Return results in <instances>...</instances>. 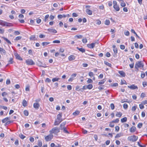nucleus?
<instances>
[{
  "instance_id": "obj_4",
  "label": "nucleus",
  "mask_w": 147,
  "mask_h": 147,
  "mask_svg": "<svg viewBox=\"0 0 147 147\" xmlns=\"http://www.w3.org/2000/svg\"><path fill=\"white\" fill-rule=\"evenodd\" d=\"M113 7L114 9L117 11H119L120 8L119 5L117 4V1H113Z\"/></svg>"
},
{
  "instance_id": "obj_6",
  "label": "nucleus",
  "mask_w": 147,
  "mask_h": 147,
  "mask_svg": "<svg viewBox=\"0 0 147 147\" xmlns=\"http://www.w3.org/2000/svg\"><path fill=\"white\" fill-rule=\"evenodd\" d=\"M53 135L51 134L48 135L45 137V140L47 142H48L51 141L53 138Z\"/></svg>"
},
{
  "instance_id": "obj_32",
  "label": "nucleus",
  "mask_w": 147,
  "mask_h": 147,
  "mask_svg": "<svg viewBox=\"0 0 147 147\" xmlns=\"http://www.w3.org/2000/svg\"><path fill=\"white\" fill-rule=\"evenodd\" d=\"M50 43L49 42H43L42 43V44L43 46L45 47L49 44Z\"/></svg>"
},
{
  "instance_id": "obj_29",
  "label": "nucleus",
  "mask_w": 147,
  "mask_h": 147,
  "mask_svg": "<svg viewBox=\"0 0 147 147\" xmlns=\"http://www.w3.org/2000/svg\"><path fill=\"white\" fill-rule=\"evenodd\" d=\"M36 38V36L34 35H31L30 37V39L31 40H35Z\"/></svg>"
},
{
  "instance_id": "obj_19",
  "label": "nucleus",
  "mask_w": 147,
  "mask_h": 147,
  "mask_svg": "<svg viewBox=\"0 0 147 147\" xmlns=\"http://www.w3.org/2000/svg\"><path fill=\"white\" fill-rule=\"evenodd\" d=\"M118 73L123 77H124L125 76V73L123 71H119Z\"/></svg>"
},
{
  "instance_id": "obj_27",
  "label": "nucleus",
  "mask_w": 147,
  "mask_h": 147,
  "mask_svg": "<svg viewBox=\"0 0 147 147\" xmlns=\"http://www.w3.org/2000/svg\"><path fill=\"white\" fill-rule=\"evenodd\" d=\"M114 123L112 121L109 123V126L111 127H113L115 126Z\"/></svg>"
},
{
  "instance_id": "obj_35",
  "label": "nucleus",
  "mask_w": 147,
  "mask_h": 147,
  "mask_svg": "<svg viewBox=\"0 0 147 147\" xmlns=\"http://www.w3.org/2000/svg\"><path fill=\"white\" fill-rule=\"evenodd\" d=\"M38 142V145L39 147H41L42 146V143L41 140H39Z\"/></svg>"
},
{
  "instance_id": "obj_14",
  "label": "nucleus",
  "mask_w": 147,
  "mask_h": 147,
  "mask_svg": "<svg viewBox=\"0 0 147 147\" xmlns=\"http://www.w3.org/2000/svg\"><path fill=\"white\" fill-rule=\"evenodd\" d=\"M96 43H92L91 44H87V46L90 49H93L95 47Z\"/></svg>"
},
{
  "instance_id": "obj_28",
  "label": "nucleus",
  "mask_w": 147,
  "mask_h": 147,
  "mask_svg": "<svg viewBox=\"0 0 147 147\" xmlns=\"http://www.w3.org/2000/svg\"><path fill=\"white\" fill-rule=\"evenodd\" d=\"M77 49H78L82 53H83L85 52V49L83 48H79L78 47L77 48Z\"/></svg>"
},
{
  "instance_id": "obj_46",
  "label": "nucleus",
  "mask_w": 147,
  "mask_h": 147,
  "mask_svg": "<svg viewBox=\"0 0 147 147\" xmlns=\"http://www.w3.org/2000/svg\"><path fill=\"white\" fill-rule=\"evenodd\" d=\"M53 43L59 44L60 43V41L59 40H55L53 41Z\"/></svg>"
},
{
  "instance_id": "obj_57",
  "label": "nucleus",
  "mask_w": 147,
  "mask_h": 147,
  "mask_svg": "<svg viewBox=\"0 0 147 147\" xmlns=\"http://www.w3.org/2000/svg\"><path fill=\"white\" fill-rule=\"evenodd\" d=\"M118 86V84L117 83H115L111 85L112 87H116Z\"/></svg>"
},
{
  "instance_id": "obj_1",
  "label": "nucleus",
  "mask_w": 147,
  "mask_h": 147,
  "mask_svg": "<svg viewBox=\"0 0 147 147\" xmlns=\"http://www.w3.org/2000/svg\"><path fill=\"white\" fill-rule=\"evenodd\" d=\"M144 64L142 61H138L135 65V68L138 71L139 68H143Z\"/></svg>"
},
{
  "instance_id": "obj_30",
  "label": "nucleus",
  "mask_w": 147,
  "mask_h": 147,
  "mask_svg": "<svg viewBox=\"0 0 147 147\" xmlns=\"http://www.w3.org/2000/svg\"><path fill=\"white\" fill-rule=\"evenodd\" d=\"M127 118L126 117H124L121 119V122L123 123L126 122L127 121Z\"/></svg>"
},
{
  "instance_id": "obj_52",
  "label": "nucleus",
  "mask_w": 147,
  "mask_h": 147,
  "mask_svg": "<svg viewBox=\"0 0 147 147\" xmlns=\"http://www.w3.org/2000/svg\"><path fill=\"white\" fill-rule=\"evenodd\" d=\"M119 127L118 126H116L115 127V131L118 132L119 130Z\"/></svg>"
},
{
  "instance_id": "obj_11",
  "label": "nucleus",
  "mask_w": 147,
  "mask_h": 147,
  "mask_svg": "<svg viewBox=\"0 0 147 147\" xmlns=\"http://www.w3.org/2000/svg\"><path fill=\"white\" fill-rule=\"evenodd\" d=\"M9 120V118L8 117H6L4 119H3L2 120V122L3 123H4L6 122V124H9L10 123V121H7Z\"/></svg>"
},
{
  "instance_id": "obj_24",
  "label": "nucleus",
  "mask_w": 147,
  "mask_h": 147,
  "mask_svg": "<svg viewBox=\"0 0 147 147\" xmlns=\"http://www.w3.org/2000/svg\"><path fill=\"white\" fill-rule=\"evenodd\" d=\"M62 114L61 113H59L57 115V120H62L61 119Z\"/></svg>"
},
{
  "instance_id": "obj_59",
  "label": "nucleus",
  "mask_w": 147,
  "mask_h": 147,
  "mask_svg": "<svg viewBox=\"0 0 147 147\" xmlns=\"http://www.w3.org/2000/svg\"><path fill=\"white\" fill-rule=\"evenodd\" d=\"M137 109V106H134L132 108L131 110L132 111H135Z\"/></svg>"
},
{
  "instance_id": "obj_50",
  "label": "nucleus",
  "mask_w": 147,
  "mask_h": 147,
  "mask_svg": "<svg viewBox=\"0 0 147 147\" xmlns=\"http://www.w3.org/2000/svg\"><path fill=\"white\" fill-rule=\"evenodd\" d=\"M19 137L20 138L22 139H24L25 138H26V136H24V135L22 134H21L19 135Z\"/></svg>"
},
{
  "instance_id": "obj_25",
  "label": "nucleus",
  "mask_w": 147,
  "mask_h": 147,
  "mask_svg": "<svg viewBox=\"0 0 147 147\" xmlns=\"http://www.w3.org/2000/svg\"><path fill=\"white\" fill-rule=\"evenodd\" d=\"M122 113L120 112H117L115 115L116 116L118 117H121L122 116Z\"/></svg>"
},
{
  "instance_id": "obj_3",
  "label": "nucleus",
  "mask_w": 147,
  "mask_h": 147,
  "mask_svg": "<svg viewBox=\"0 0 147 147\" xmlns=\"http://www.w3.org/2000/svg\"><path fill=\"white\" fill-rule=\"evenodd\" d=\"M60 131L59 129L57 127H54L52 128L49 131L51 134H57Z\"/></svg>"
},
{
  "instance_id": "obj_10",
  "label": "nucleus",
  "mask_w": 147,
  "mask_h": 147,
  "mask_svg": "<svg viewBox=\"0 0 147 147\" xmlns=\"http://www.w3.org/2000/svg\"><path fill=\"white\" fill-rule=\"evenodd\" d=\"M128 87L131 90L138 89V88L136 85L134 84H132L130 86H128Z\"/></svg>"
},
{
  "instance_id": "obj_33",
  "label": "nucleus",
  "mask_w": 147,
  "mask_h": 147,
  "mask_svg": "<svg viewBox=\"0 0 147 147\" xmlns=\"http://www.w3.org/2000/svg\"><path fill=\"white\" fill-rule=\"evenodd\" d=\"M22 37L21 36H18L16 37L14 39L15 41H17L18 40H20L22 38Z\"/></svg>"
},
{
  "instance_id": "obj_63",
  "label": "nucleus",
  "mask_w": 147,
  "mask_h": 147,
  "mask_svg": "<svg viewBox=\"0 0 147 147\" xmlns=\"http://www.w3.org/2000/svg\"><path fill=\"white\" fill-rule=\"evenodd\" d=\"M7 93L5 92H3L2 93L1 95L3 97L4 96H5L7 95Z\"/></svg>"
},
{
  "instance_id": "obj_45",
  "label": "nucleus",
  "mask_w": 147,
  "mask_h": 147,
  "mask_svg": "<svg viewBox=\"0 0 147 147\" xmlns=\"http://www.w3.org/2000/svg\"><path fill=\"white\" fill-rule=\"evenodd\" d=\"M59 78H53L52 79V81L53 82H55L58 81L59 80Z\"/></svg>"
},
{
  "instance_id": "obj_7",
  "label": "nucleus",
  "mask_w": 147,
  "mask_h": 147,
  "mask_svg": "<svg viewBox=\"0 0 147 147\" xmlns=\"http://www.w3.org/2000/svg\"><path fill=\"white\" fill-rule=\"evenodd\" d=\"M26 62L27 64L28 65H33L35 64L32 60L31 59H28L26 60Z\"/></svg>"
},
{
  "instance_id": "obj_49",
  "label": "nucleus",
  "mask_w": 147,
  "mask_h": 147,
  "mask_svg": "<svg viewBox=\"0 0 147 147\" xmlns=\"http://www.w3.org/2000/svg\"><path fill=\"white\" fill-rule=\"evenodd\" d=\"M74 37L78 38H82V36L80 35H76Z\"/></svg>"
},
{
  "instance_id": "obj_48",
  "label": "nucleus",
  "mask_w": 147,
  "mask_h": 147,
  "mask_svg": "<svg viewBox=\"0 0 147 147\" xmlns=\"http://www.w3.org/2000/svg\"><path fill=\"white\" fill-rule=\"evenodd\" d=\"M110 24V22L109 20H106L105 21V24L106 25H108Z\"/></svg>"
},
{
  "instance_id": "obj_2",
  "label": "nucleus",
  "mask_w": 147,
  "mask_h": 147,
  "mask_svg": "<svg viewBox=\"0 0 147 147\" xmlns=\"http://www.w3.org/2000/svg\"><path fill=\"white\" fill-rule=\"evenodd\" d=\"M138 139V137L135 135L131 136H129L127 138L128 141L131 142H135Z\"/></svg>"
},
{
  "instance_id": "obj_51",
  "label": "nucleus",
  "mask_w": 147,
  "mask_h": 147,
  "mask_svg": "<svg viewBox=\"0 0 147 147\" xmlns=\"http://www.w3.org/2000/svg\"><path fill=\"white\" fill-rule=\"evenodd\" d=\"M119 119L118 118H117L115 120H113L112 121L114 123H118L119 121Z\"/></svg>"
},
{
  "instance_id": "obj_38",
  "label": "nucleus",
  "mask_w": 147,
  "mask_h": 147,
  "mask_svg": "<svg viewBox=\"0 0 147 147\" xmlns=\"http://www.w3.org/2000/svg\"><path fill=\"white\" fill-rule=\"evenodd\" d=\"M49 17V14H47L45 16L44 20L45 22H47Z\"/></svg>"
},
{
  "instance_id": "obj_8",
  "label": "nucleus",
  "mask_w": 147,
  "mask_h": 147,
  "mask_svg": "<svg viewBox=\"0 0 147 147\" xmlns=\"http://www.w3.org/2000/svg\"><path fill=\"white\" fill-rule=\"evenodd\" d=\"M65 125V124L64 123H62L60 125V127L61 128V129H62L63 127V131L64 132H65V133H66V134H69V132L67 131V129L65 127H64V126Z\"/></svg>"
},
{
  "instance_id": "obj_60",
  "label": "nucleus",
  "mask_w": 147,
  "mask_h": 147,
  "mask_svg": "<svg viewBox=\"0 0 147 147\" xmlns=\"http://www.w3.org/2000/svg\"><path fill=\"white\" fill-rule=\"evenodd\" d=\"M141 103H142L144 105H146L147 104V100H145L143 101Z\"/></svg>"
},
{
  "instance_id": "obj_16",
  "label": "nucleus",
  "mask_w": 147,
  "mask_h": 147,
  "mask_svg": "<svg viewBox=\"0 0 147 147\" xmlns=\"http://www.w3.org/2000/svg\"><path fill=\"white\" fill-rule=\"evenodd\" d=\"M33 107L36 109H37L40 107V105L38 102L34 103L33 104Z\"/></svg>"
},
{
  "instance_id": "obj_43",
  "label": "nucleus",
  "mask_w": 147,
  "mask_h": 147,
  "mask_svg": "<svg viewBox=\"0 0 147 147\" xmlns=\"http://www.w3.org/2000/svg\"><path fill=\"white\" fill-rule=\"evenodd\" d=\"M88 75L90 77H92L94 76V74L93 72L90 71L89 72Z\"/></svg>"
},
{
  "instance_id": "obj_31",
  "label": "nucleus",
  "mask_w": 147,
  "mask_h": 147,
  "mask_svg": "<svg viewBox=\"0 0 147 147\" xmlns=\"http://www.w3.org/2000/svg\"><path fill=\"white\" fill-rule=\"evenodd\" d=\"M104 63L107 66L109 67H111V64L109 63L108 62L106 61H104Z\"/></svg>"
},
{
  "instance_id": "obj_22",
  "label": "nucleus",
  "mask_w": 147,
  "mask_h": 147,
  "mask_svg": "<svg viewBox=\"0 0 147 147\" xmlns=\"http://www.w3.org/2000/svg\"><path fill=\"white\" fill-rule=\"evenodd\" d=\"M62 121V120H57V119L54 122V125H59Z\"/></svg>"
},
{
  "instance_id": "obj_44",
  "label": "nucleus",
  "mask_w": 147,
  "mask_h": 147,
  "mask_svg": "<svg viewBox=\"0 0 147 147\" xmlns=\"http://www.w3.org/2000/svg\"><path fill=\"white\" fill-rule=\"evenodd\" d=\"M139 107L140 109H142L144 108V105L142 103L141 104L139 105Z\"/></svg>"
},
{
  "instance_id": "obj_26",
  "label": "nucleus",
  "mask_w": 147,
  "mask_h": 147,
  "mask_svg": "<svg viewBox=\"0 0 147 147\" xmlns=\"http://www.w3.org/2000/svg\"><path fill=\"white\" fill-rule=\"evenodd\" d=\"M22 105L24 107H26L27 106V101L25 99H24L22 101Z\"/></svg>"
},
{
  "instance_id": "obj_18",
  "label": "nucleus",
  "mask_w": 147,
  "mask_h": 147,
  "mask_svg": "<svg viewBox=\"0 0 147 147\" xmlns=\"http://www.w3.org/2000/svg\"><path fill=\"white\" fill-rule=\"evenodd\" d=\"M86 12L87 14L89 15H92V11L89 9H86Z\"/></svg>"
},
{
  "instance_id": "obj_56",
  "label": "nucleus",
  "mask_w": 147,
  "mask_h": 147,
  "mask_svg": "<svg viewBox=\"0 0 147 147\" xmlns=\"http://www.w3.org/2000/svg\"><path fill=\"white\" fill-rule=\"evenodd\" d=\"M41 22V20L38 18L36 19V22L38 23V24H39Z\"/></svg>"
},
{
  "instance_id": "obj_20",
  "label": "nucleus",
  "mask_w": 147,
  "mask_h": 147,
  "mask_svg": "<svg viewBox=\"0 0 147 147\" xmlns=\"http://www.w3.org/2000/svg\"><path fill=\"white\" fill-rule=\"evenodd\" d=\"M113 48L114 53L115 54H117V53L118 50L117 48H116V46L115 45H113Z\"/></svg>"
},
{
  "instance_id": "obj_54",
  "label": "nucleus",
  "mask_w": 147,
  "mask_h": 147,
  "mask_svg": "<svg viewBox=\"0 0 147 147\" xmlns=\"http://www.w3.org/2000/svg\"><path fill=\"white\" fill-rule=\"evenodd\" d=\"M110 107L112 110H113L115 108V106L113 103H111L110 104Z\"/></svg>"
},
{
  "instance_id": "obj_41",
  "label": "nucleus",
  "mask_w": 147,
  "mask_h": 147,
  "mask_svg": "<svg viewBox=\"0 0 147 147\" xmlns=\"http://www.w3.org/2000/svg\"><path fill=\"white\" fill-rule=\"evenodd\" d=\"M123 84H127L126 81L124 80H121V84L122 85Z\"/></svg>"
},
{
  "instance_id": "obj_55",
  "label": "nucleus",
  "mask_w": 147,
  "mask_h": 147,
  "mask_svg": "<svg viewBox=\"0 0 147 147\" xmlns=\"http://www.w3.org/2000/svg\"><path fill=\"white\" fill-rule=\"evenodd\" d=\"M51 80L49 78H47L45 80V82H47L48 83H50L51 82Z\"/></svg>"
},
{
  "instance_id": "obj_53",
  "label": "nucleus",
  "mask_w": 147,
  "mask_h": 147,
  "mask_svg": "<svg viewBox=\"0 0 147 147\" xmlns=\"http://www.w3.org/2000/svg\"><path fill=\"white\" fill-rule=\"evenodd\" d=\"M123 108L125 109H126L128 108V105L126 103H124L123 106Z\"/></svg>"
},
{
  "instance_id": "obj_47",
  "label": "nucleus",
  "mask_w": 147,
  "mask_h": 147,
  "mask_svg": "<svg viewBox=\"0 0 147 147\" xmlns=\"http://www.w3.org/2000/svg\"><path fill=\"white\" fill-rule=\"evenodd\" d=\"M24 113L26 116H27L28 115V111L26 110H25L24 111Z\"/></svg>"
},
{
  "instance_id": "obj_12",
  "label": "nucleus",
  "mask_w": 147,
  "mask_h": 147,
  "mask_svg": "<svg viewBox=\"0 0 147 147\" xmlns=\"http://www.w3.org/2000/svg\"><path fill=\"white\" fill-rule=\"evenodd\" d=\"M76 59V56L74 55H71L68 57V59L69 61H72L75 60Z\"/></svg>"
},
{
  "instance_id": "obj_21",
  "label": "nucleus",
  "mask_w": 147,
  "mask_h": 147,
  "mask_svg": "<svg viewBox=\"0 0 147 147\" xmlns=\"http://www.w3.org/2000/svg\"><path fill=\"white\" fill-rule=\"evenodd\" d=\"M1 38H3L4 40H5L8 44L9 45H11V42L8 40L7 38H5L4 36H2Z\"/></svg>"
},
{
  "instance_id": "obj_61",
  "label": "nucleus",
  "mask_w": 147,
  "mask_h": 147,
  "mask_svg": "<svg viewBox=\"0 0 147 147\" xmlns=\"http://www.w3.org/2000/svg\"><path fill=\"white\" fill-rule=\"evenodd\" d=\"M103 74H100V75L98 76V78L99 79H102L103 78Z\"/></svg>"
},
{
  "instance_id": "obj_39",
  "label": "nucleus",
  "mask_w": 147,
  "mask_h": 147,
  "mask_svg": "<svg viewBox=\"0 0 147 147\" xmlns=\"http://www.w3.org/2000/svg\"><path fill=\"white\" fill-rule=\"evenodd\" d=\"M2 109L5 110H6L7 109V108L6 106L0 105V109Z\"/></svg>"
},
{
  "instance_id": "obj_58",
  "label": "nucleus",
  "mask_w": 147,
  "mask_h": 147,
  "mask_svg": "<svg viewBox=\"0 0 147 147\" xmlns=\"http://www.w3.org/2000/svg\"><path fill=\"white\" fill-rule=\"evenodd\" d=\"M141 97L142 98H144V97L146 96V94L144 92L142 93L140 95Z\"/></svg>"
},
{
  "instance_id": "obj_64",
  "label": "nucleus",
  "mask_w": 147,
  "mask_h": 147,
  "mask_svg": "<svg viewBox=\"0 0 147 147\" xmlns=\"http://www.w3.org/2000/svg\"><path fill=\"white\" fill-rule=\"evenodd\" d=\"M82 42L83 43H86L87 42V40L86 38H83L82 39Z\"/></svg>"
},
{
  "instance_id": "obj_34",
  "label": "nucleus",
  "mask_w": 147,
  "mask_h": 147,
  "mask_svg": "<svg viewBox=\"0 0 147 147\" xmlns=\"http://www.w3.org/2000/svg\"><path fill=\"white\" fill-rule=\"evenodd\" d=\"M122 136L121 133H117L116 136H115V138H120L121 136Z\"/></svg>"
},
{
  "instance_id": "obj_5",
  "label": "nucleus",
  "mask_w": 147,
  "mask_h": 147,
  "mask_svg": "<svg viewBox=\"0 0 147 147\" xmlns=\"http://www.w3.org/2000/svg\"><path fill=\"white\" fill-rule=\"evenodd\" d=\"M0 24L3 26H11L12 24L5 22L3 20H1Z\"/></svg>"
},
{
  "instance_id": "obj_62",
  "label": "nucleus",
  "mask_w": 147,
  "mask_h": 147,
  "mask_svg": "<svg viewBox=\"0 0 147 147\" xmlns=\"http://www.w3.org/2000/svg\"><path fill=\"white\" fill-rule=\"evenodd\" d=\"M87 82L88 83H92L93 82L92 80L91 79H88L87 80Z\"/></svg>"
},
{
  "instance_id": "obj_15",
  "label": "nucleus",
  "mask_w": 147,
  "mask_h": 147,
  "mask_svg": "<svg viewBox=\"0 0 147 147\" xmlns=\"http://www.w3.org/2000/svg\"><path fill=\"white\" fill-rule=\"evenodd\" d=\"M47 31L51 33L52 34H55L57 32V31L56 30L51 28L48 29H47Z\"/></svg>"
},
{
  "instance_id": "obj_36",
  "label": "nucleus",
  "mask_w": 147,
  "mask_h": 147,
  "mask_svg": "<svg viewBox=\"0 0 147 147\" xmlns=\"http://www.w3.org/2000/svg\"><path fill=\"white\" fill-rule=\"evenodd\" d=\"M9 64H12L13 63V60L12 58H10L8 61Z\"/></svg>"
},
{
  "instance_id": "obj_17",
  "label": "nucleus",
  "mask_w": 147,
  "mask_h": 147,
  "mask_svg": "<svg viewBox=\"0 0 147 147\" xmlns=\"http://www.w3.org/2000/svg\"><path fill=\"white\" fill-rule=\"evenodd\" d=\"M0 53L1 54L6 55V52L5 50L3 48L0 47Z\"/></svg>"
},
{
  "instance_id": "obj_13",
  "label": "nucleus",
  "mask_w": 147,
  "mask_h": 147,
  "mask_svg": "<svg viewBox=\"0 0 147 147\" xmlns=\"http://www.w3.org/2000/svg\"><path fill=\"white\" fill-rule=\"evenodd\" d=\"M137 130L136 127L134 126H132L130 129L129 131L131 133L134 132Z\"/></svg>"
},
{
  "instance_id": "obj_9",
  "label": "nucleus",
  "mask_w": 147,
  "mask_h": 147,
  "mask_svg": "<svg viewBox=\"0 0 147 147\" xmlns=\"http://www.w3.org/2000/svg\"><path fill=\"white\" fill-rule=\"evenodd\" d=\"M14 55L15 56L16 58L20 61L23 60L22 59L20 55L17 52L14 53Z\"/></svg>"
},
{
  "instance_id": "obj_23",
  "label": "nucleus",
  "mask_w": 147,
  "mask_h": 147,
  "mask_svg": "<svg viewBox=\"0 0 147 147\" xmlns=\"http://www.w3.org/2000/svg\"><path fill=\"white\" fill-rule=\"evenodd\" d=\"M106 81V80L105 79H103L100 80V81L98 83V85H99L103 84H104L105 82Z\"/></svg>"
},
{
  "instance_id": "obj_40",
  "label": "nucleus",
  "mask_w": 147,
  "mask_h": 147,
  "mask_svg": "<svg viewBox=\"0 0 147 147\" xmlns=\"http://www.w3.org/2000/svg\"><path fill=\"white\" fill-rule=\"evenodd\" d=\"M87 89H91L93 88V86L92 84H89L87 86Z\"/></svg>"
},
{
  "instance_id": "obj_42",
  "label": "nucleus",
  "mask_w": 147,
  "mask_h": 147,
  "mask_svg": "<svg viewBox=\"0 0 147 147\" xmlns=\"http://www.w3.org/2000/svg\"><path fill=\"white\" fill-rule=\"evenodd\" d=\"M80 111H76L73 113V115H78L80 113Z\"/></svg>"
},
{
  "instance_id": "obj_37",
  "label": "nucleus",
  "mask_w": 147,
  "mask_h": 147,
  "mask_svg": "<svg viewBox=\"0 0 147 147\" xmlns=\"http://www.w3.org/2000/svg\"><path fill=\"white\" fill-rule=\"evenodd\" d=\"M143 126V123H139L137 125V127L139 129L141 128Z\"/></svg>"
}]
</instances>
